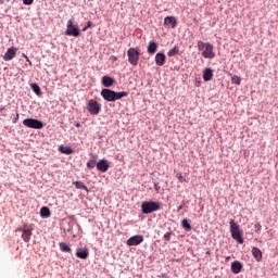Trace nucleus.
I'll return each instance as SVG.
<instances>
[{
    "mask_svg": "<svg viewBox=\"0 0 278 278\" xmlns=\"http://www.w3.org/2000/svg\"><path fill=\"white\" fill-rule=\"evenodd\" d=\"M231 270L235 275H240V273L242 271V263H240L239 261L232 262Z\"/></svg>",
    "mask_w": 278,
    "mask_h": 278,
    "instance_id": "2eb2a0df",
    "label": "nucleus"
},
{
    "mask_svg": "<svg viewBox=\"0 0 278 278\" xmlns=\"http://www.w3.org/2000/svg\"><path fill=\"white\" fill-rule=\"evenodd\" d=\"M73 184L75 185V188H76L77 190H86L87 192H89L88 187H87L86 185H84V182H81V181H75V182H73Z\"/></svg>",
    "mask_w": 278,
    "mask_h": 278,
    "instance_id": "a878e982",
    "label": "nucleus"
},
{
    "mask_svg": "<svg viewBox=\"0 0 278 278\" xmlns=\"http://www.w3.org/2000/svg\"><path fill=\"white\" fill-rule=\"evenodd\" d=\"M156 52H157V43H155V41H150L148 45V53L153 55Z\"/></svg>",
    "mask_w": 278,
    "mask_h": 278,
    "instance_id": "aec40b11",
    "label": "nucleus"
},
{
    "mask_svg": "<svg viewBox=\"0 0 278 278\" xmlns=\"http://www.w3.org/2000/svg\"><path fill=\"white\" fill-rule=\"evenodd\" d=\"M90 27H92V22H87V25L83 28V31H88V29H90Z\"/></svg>",
    "mask_w": 278,
    "mask_h": 278,
    "instance_id": "473e14b6",
    "label": "nucleus"
},
{
    "mask_svg": "<svg viewBox=\"0 0 278 278\" xmlns=\"http://www.w3.org/2000/svg\"><path fill=\"white\" fill-rule=\"evenodd\" d=\"M66 27L65 36H74V38L79 36V28L73 24V20L67 21Z\"/></svg>",
    "mask_w": 278,
    "mask_h": 278,
    "instance_id": "0eeeda50",
    "label": "nucleus"
},
{
    "mask_svg": "<svg viewBox=\"0 0 278 278\" xmlns=\"http://www.w3.org/2000/svg\"><path fill=\"white\" fill-rule=\"evenodd\" d=\"M184 205H186V203L182 202V203L178 206L177 212H181V210H184Z\"/></svg>",
    "mask_w": 278,
    "mask_h": 278,
    "instance_id": "e433bc0d",
    "label": "nucleus"
},
{
    "mask_svg": "<svg viewBox=\"0 0 278 278\" xmlns=\"http://www.w3.org/2000/svg\"><path fill=\"white\" fill-rule=\"evenodd\" d=\"M170 236H172V232H166V233L164 235V240H165V242L170 241Z\"/></svg>",
    "mask_w": 278,
    "mask_h": 278,
    "instance_id": "72a5a7b5",
    "label": "nucleus"
},
{
    "mask_svg": "<svg viewBox=\"0 0 278 278\" xmlns=\"http://www.w3.org/2000/svg\"><path fill=\"white\" fill-rule=\"evenodd\" d=\"M59 247H60V250L63 252V253H72V249H71V245H68L66 242H60L59 243Z\"/></svg>",
    "mask_w": 278,
    "mask_h": 278,
    "instance_id": "412c9836",
    "label": "nucleus"
},
{
    "mask_svg": "<svg viewBox=\"0 0 278 278\" xmlns=\"http://www.w3.org/2000/svg\"><path fill=\"white\" fill-rule=\"evenodd\" d=\"M23 58H25L26 62H28L31 65V60H29V56L23 53Z\"/></svg>",
    "mask_w": 278,
    "mask_h": 278,
    "instance_id": "c9c22d12",
    "label": "nucleus"
},
{
    "mask_svg": "<svg viewBox=\"0 0 278 278\" xmlns=\"http://www.w3.org/2000/svg\"><path fill=\"white\" fill-rule=\"evenodd\" d=\"M164 25H170V27L175 29V27H177V18H175V16H166L164 18Z\"/></svg>",
    "mask_w": 278,
    "mask_h": 278,
    "instance_id": "dca6fc26",
    "label": "nucleus"
},
{
    "mask_svg": "<svg viewBox=\"0 0 278 278\" xmlns=\"http://www.w3.org/2000/svg\"><path fill=\"white\" fill-rule=\"evenodd\" d=\"M88 255H90L88 249H78L76 251V257H78L79 260H88Z\"/></svg>",
    "mask_w": 278,
    "mask_h": 278,
    "instance_id": "4468645a",
    "label": "nucleus"
},
{
    "mask_svg": "<svg viewBox=\"0 0 278 278\" xmlns=\"http://www.w3.org/2000/svg\"><path fill=\"white\" fill-rule=\"evenodd\" d=\"M14 58H16V48L11 47L4 53L3 60L4 62H10V60H14Z\"/></svg>",
    "mask_w": 278,
    "mask_h": 278,
    "instance_id": "9b49d317",
    "label": "nucleus"
},
{
    "mask_svg": "<svg viewBox=\"0 0 278 278\" xmlns=\"http://www.w3.org/2000/svg\"><path fill=\"white\" fill-rule=\"evenodd\" d=\"M142 242H144V237L142 235L132 236L127 240L128 247H138V244H142Z\"/></svg>",
    "mask_w": 278,
    "mask_h": 278,
    "instance_id": "6e6552de",
    "label": "nucleus"
},
{
    "mask_svg": "<svg viewBox=\"0 0 278 278\" xmlns=\"http://www.w3.org/2000/svg\"><path fill=\"white\" fill-rule=\"evenodd\" d=\"M96 166H97V169L100 170V173H108V170L110 169V162L103 159V160H100Z\"/></svg>",
    "mask_w": 278,
    "mask_h": 278,
    "instance_id": "1a4fd4ad",
    "label": "nucleus"
},
{
    "mask_svg": "<svg viewBox=\"0 0 278 278\" xmlns=\"http://www.w3.org/2000/svg\"><path fill=\"white\" fill-rule=\"evenodd\" d=\"M213 78H214V72L212 71V68H205L203 72L204 81H212Z\"/></svg>",
    "mask_w": 278,
    "mask_h": 278,
    "instance_id": "f3484780",
    "label": "nucleus"
},
{
    "mask_svg": "<svg viewBox=\"0 0 278 278\" xmlns=\"http://www.w3.org/2000/svg\"><path fill=\"white\" fill-rule=\"evenodd\" d=\"M24 5H31L34 3V0H23Z\"/></svg>",
    "mask_w": 278,
    "mask_h": 278,
    "instance_id": "f704fd0d",
    "label": "nucleus"
},
{
    "mask_svg": "<svg viewBox=\"0 0 278 278\" xmlns=\"http://www.w3.org/2000/svg\"><path fill=\"white\" fill-rule=\"evenodd\" d=\"M176 177L178 178V181L180 184H184L186 181V178H184V175L181 173L176 174Z\"/></svg>",
    "mask_w": 278,
    "mask_h": 278,
    "instance_id": "7c9ffc66",
    "label": "nucleus"
},
{
    "mask_svg": "<svg viewBox=\"0 0 278 278\" xmlns=\"http://www.w3.org/2000/svg\"><path fill=\"white\" fill-rule=\"evenodd\" d=\"M30 88H31L33 92H35V94H37V96L42 94V91L40 90V86H38L36 84H31Z\"/></svg>",
    "mask_w": 278,
    "mask_h": 278,
    "instance_id": "bb28decb",
    "label": "nucleus"
},
{
    "mask_svg": "<svg viewBox=\"0 0 278 278\" xmlns=\"http://www.w3.org/2000/svg\"><path fill=\"white\" fill-rule=\"evenodd\" d=\"M230 233L233 240H237L239 244H244V239H242V231H240V225H238L233 219L230 220Z\"/></svg>",
    "mask_w": 278,
    "mask_h": 278,
    "instance_id": "f03ea898",
    "label": "nucleus"
},
{
    "mask_svg": "<svg viewBox=\"0 0 278 278\" xmlns=\"http://www.w3.org/2000/svg\"><path fill=\"white\" fill-rule=\"evenodd\" d=\"M40 216L41 218H49L51 216V211L47 206H42L40 210Z\"/></svg>",
    "mask_w": 278,
    "mask_h": 278,
    "instance_id": "4be33fe9",
    "label": "nucleus"
},
{
    "mask_svg": "<svg viewBox=\"0 0 278 278\" xmlns=\"http://www.w3.org/2000/svg\"><path fill=\"white\" fill-rule=\"evenodd\" d=\"M23 125L29 129H42L45 127V124L36 118H26L23 121Z\"/></svg>",
    "mask_w": 278,
    "mask_h": 278,
    "instance_id": "39448f33",
    "label": "nucleus"
},
{
    "mask_svg": "<svg viewBox=\"0 0 278 278\" xmlns=\"http://www.w3.org/2000/svg\"><path fill=\"white\" fill-rule=\"evenodd\" d=\"M114 91L111 89H102L101 91V97H103L105 101L114 102Z\"/></svg>",
    "mask_w": 278,
    "mask_h": 278,
    "instance_id": "f8f14e48",
    "label": "nucleus"
},
{
    "mask_svg": "<svg viewBox=\"0 0 278 278\" xmlns=\"http://www.w3.org/2000/svg\"><path fill=\"white\" fill-rule=\"evenodd\" d=\"M206 254L210 255V251H207Z\"/></svg>",
    "mask_w": 278,
    "mask_h": 278,
    "instance_id": "a19ab883",
    "label": "nucleus"
},
{
    "mask_svg": "<svg viewBox=\"0 0 278 278\" xmlns=\"http://www.w3.org/2000/svg\"><path fill=\"white\" fill-rule=\"evenodd\" d=\"M252 255L256 260V262H262V250L260 248H252Z\"/></svg>",
    "mask_w": 278,
    "mask_h": 278,
    "instance_id": "6ab92c4d",
    "label": "nucleus"
},
{
    "mask_svg": "<svg viewBox=\"0 0 278 278\" xmlns=\"http://www.w3.org/2000/svg\"><path fill=\"white\" fill-rule=\"evenodd\" d=\"M198 49L202 51V58H205V60H214L216 58L214 46L210 42L198 41Z\"/></svg>",
    "mask_w": 278,
    "mask_h": 278,
    "instance_id": "f257e3e1",
    "label": "nucleus"
},
{
    "mask_svg": "<svg viewBox=\"0 0 278 278\" xmlns=\"http://www.w3.org/2000/svg\"><path fill=\"white\" fill-rule=\"evenodd\" d=\"M94 166H97V161L96 160H90L88 163H87V168H94Z\"/></svg>",
    "mask_w": 278,
    "mask_h": 278,
    "instance_id": "c756f323",
    "label": "nucleus"
},
{
    "mask_svg": "<svg viewBox=\"0 0 278 278\" xmlns=\"http://www.w3.org/2000/svg\"><path fill=\"white\" fill-rule=\"evenodd\" d=\"M13 123H14V124L18 123V113H16V116H15V118L13 119Z\"/></svg>",
    "mask_w": 278,
    "mask_h": 278,
    "instance_id": "58836bf2",
    "label": "nucleus"
},
{
    "mask_svg": "<svg viewBox=\"0 0 278 278\" xmlns=\"http://www.w3.org/2000/svg\"><path fill=\"white\" fill-rule=\"evenodd\" d=\"M178 54H179V48L177 46H175L167 52L168 58H175V55H178Z\"/></svg>",
    "mask_w": 278,
    "mask_h": 278,
    "instance_id": "393cba45",
    "label": "nucleus"
},
{
    "mask_svg": "<svg viewBox=\"0 0 278 278\" xmlns=\"http://www.w3.org/2000/svg\"><path fill=\"white\" fill-rule=\"evenodd\" d=\"M129 93L127 91H121V92H116L114 91V101H118L121 99H123L124 97H128Z\"/></svg>",
    "mask_w": 278,
    "mask_h": 278,
    "instance_id": "5701e85b",
    "label": "nucleus"
},
{
    "mask_svg": "<svg viewBox=\"0 0 278 278\" xmlns=\"http://www.w3.org/2000/svg\"><path fill=\"white\" fill-rule=\"evenodd\" d=\"M87 110L89 114H91L92 116H97L99 112H101V104H99L97 100L91 99L87 104Z\"/></svg>",
    "mask_w": 278,
    "mask_h": 278,
    "instance_id": "423d86ee",
    "label": "nucleus"
},
{
    "mask_svg": "<svg viewBox=\"0 0 278 278\" xmlns=\"http://www.w3.org/2000/svg\"><path fill=\"white\" fill-rule=\"evenodd\" d=\"M155 64L156 66H164L166 64V54L159 52L155 55Z\"/></svg>",
    "mask_w": 278,
    "mask_h": 278,
    "instance_id": "ddd939ff",
    "label": "nucleus"
},
{
    "mask_svg": "<svg viewBox=\"0 0 278 278\" xmlns=\"http://www.w3.org/2000/svg\"><path fill=\"white\" fill-rule=\"evenodd\" d=\"M160 210V203L154 201H146L141 204L142 214H153Z\"/></svg>",
    "mask_w": 278,
    "mask_h": 278,
    "instance_id": "7ed1b4c3",
    "label": "nucleus"
},
{
    "mask_svg": "<svg viewBox=\"0 0 278 278\" xmlns=\"http://www.w3.org/2000/svg\"><path fill=\"white\" fill-rule=\"evenodd\" d=\"M181 227L186 229V231H190L192 229V226H190V223H188V219H182L181 220Z\"/></svg>",
    "mask_w": 278,
    "mask_h": 278,
    "instance_id": "cd10ccee",
    "label": "nucleus"
},
{
    "mask_svg": "<svg viewBox=\"0 0 278 278\" xmlns=\"http://www.w3.org/2000/svg\"><path fill=\"white\" fill-rule=\"evenodd\" d=\"M60 153H64L65 155H73V149L70 147L60 146L59 148Z\"/></svg>",
    "mask_w": 278,
    "mask_h": 278,
    "instance_id": "b1692460",
    "label": "nucleus"
},
{
    "mask_svg": "<svg viewBox=\"0 0 278 278\" xmlns=\"http://www.w3.org/2000/svg\"><path fill=\"white\" fill-rule=\"evenodd\" d=\"M127 55L129 64L131 66H138V62H140V50H138V48H129Z\"/></svg>",
    "mask_w": 278,
    "mask_h": 278,
    "instance_id": "20e7f679",
    "label": "nucleus"
},
{
    "mask_svg": "<svg viewBox=\"0 0 278 278\" xmlns=\"http://www.w3.org/2000/svg\"><path fill=\"white\" fill-rule=\"evenodd\" d=\"M231 83L235 84L236 86H240V84L242 83V79L238 75H233L231 77Z\"/></svg>",
    "mask_w": 278,
    "mask_h": 278,
    "instance_id": "c85d7f7f",
    "label": "nucleus"
},
{
    "mask_svg": "<svg viewBox=\"0 0 278 278\" xmlns=\"http://www.w3.org/2000/svg\"><path fill=\"white\" fill-rule=\"evenodd\" d=\"M154 190H155L156 192H160V186L157 185V182H154Z\"/></svg>",
    "mask_w": 278,
    "mask_h": 278,
    "instance_id": "4c0bfd02",
    "label": "nucleus"
},
{
    "mask_svg": "<svg viewBox=\"0 0 278 278\" xmlns=\"http://www.w3.org/2000/svg\"><path fill=\"white\" fill-rule=\"evenodd\" d=\"M31 230H33V228H17L16 229V231H23L22 240H24V242H29V240H31Z\"/></svg>",
    "mask_w": 278,
    "mask_h": 278,
    "instance_id": "9d476101",
    "label": "nucleus"
},
{
    "mask_svg": "<svg viewBox=\"0 0 278 278\" xmlns=\"http://www.w3.org/2000/svg\"><path fill=\"white\" fill-rule=\"evenodd\" d=\"M5 110V106H0V112H3Z\"/></svg>",
    "mask_w": 278,
    "mask_h": 278,
    "instance_id": "ea45409f",
    "label": "nucleus"
},
{
    "mask_svg": "<svg viewBox=\"0 0 278 278\" xmlns=\"http://www.w3.org/2000/svg\"><path fill=\"white\" fill-rule=\"evenodd\" d=\"M102 85L104 86V88H111V86H114V78L110 76H103Z\"/></svg>",
    "mask_w": 278,
    "mask_h": 278,
    "instance_id": "a211bd4d",
    "label": "nucleus"
},
{
    "mask_svg": "<svg viewBox=\"0 0 278 278\" xmlns=\"http://www.w3.org/2000/svg\"><path fill=\"white\" fill-rule=\"evenodd\" d=\"M254 228H255L256 233H261V232H262V224L256 223V224L254 225Z\"/></svg>",
    "mask_w": 278,
    "mask_h": 278,
    "instance_id": "2f4dec72",
    "label": "nucleus"
}]
</instances>
